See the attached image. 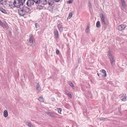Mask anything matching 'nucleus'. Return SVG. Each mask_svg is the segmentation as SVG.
<instances>
[{
	"label": "nucleus",
	"instance_id": "nucleus-1",
	"mask_svg": "<svg viewBox=\"0 0 127 127\" xmlns=\"http://www.w3.org/2000/svg\"><path fill=\"white\" fill-rule=\"evenodd\" d=\"M20 1L19 0H14L13 3L14 7L19 8L21 7H22L23 5L21 4Z\"/></svg>",
	"mask_w": 127,
	"mask_h": 127
},
{
	"label": "nucleus",
	"instance_id": "nucleus-2",
	"mask_svg": "<svg viewBox=\"0 0 127 127\" xmlns=\"http://www.w3.org/2000/svg\"><path fill=\"white\" fill-rule=\"evenodd\" d=\"M101 18V20L102 22V23L104 26L105 27L107 25V24L105 21V17L102 13H101L99 15Z\"/></svg>",
	"mask_w": 127,
	"mask_h": 127
},
{
	"label": "nucleus",
	"instance_id": "nucleus-3",
	"mask_svg": "<svg viewBox=\"0 0 127 127\" xmlns=\"http://www.w3.org/2000/svg\"><path fill=\"white\" fill-rule=\"evenodd\" d=\"M19 8V9H18V12L19 15L21 16H24L26 14V13L22 7H21Z\"/></svg>",
	"mask_w": 127,
	"mask_h": 127
},
{
	"label": "nucleus",
	"instance_id": "nucleus-4",
	"mask_svg": "<svg viewBox=\"0 0 127 127\" xmlns=\"http://www.w3.org/2000/svg\"><path fill=\"white\" fill-rule=\"evenodd\" d=\"M110 60V62L112 66H114L115 64V60L114 59L113 57H112L108 58Z\"/></svg>",
	"mask_w": 127,
	"mask_h": 127
},
{
	"label": "nucleus",
	"instance_id": "nucleus-5",
	"mask_svg": "<svg viewBox=\"0 0 127 127\" xmlns=\"http://www.w3.org/2000/svg\"><path fill=\"white\" fill-rule=\"evenodd\" d=\"M126 27V25L125 24L119 25L117 29L119 30L122 31L124 30Z\"/></svg>",
	"mask_w": 127,
	"mask_h": 127
},
{
	"label": "nucleus",
	"instance_id": "nucleus-6",
	"mask_svg": "<svg viewBox=\"0 0 127 127\" xmlns=\"http://www.w3.org/2000/svg\"><path fill=\"white\" fill-rule=\"evenodd\" d=\"M29 41L30 43L32 44V45L33 43L34 39L32 34H30L29 36Z\"/></svg>",
	"mask_w": 127,
	"mask_h": 127
},
{
	"label": "nucleus",
	"instance_id": "nucleus-7",
	"mask_svg": "<svg viewBox=\"0 0 127 127\" xmlns=\"http://www.w3.org/2000/svg\"><path fill=\"white\" fill-rule=\"evenodd\" d=\"M34 3L33 0H28L26 2V4L28 6H30L33 5Z\"/></svg>",
	"mask_w": 127,
	"mask_h": 127
},
{
	"label": "nucleus",
	"instance_id": "nucleus-8",
	"mask_svg": "<svg viewBox=\"0 0 127 127\" xmlns=\"http://www.w3.org/2000/svg\"><path fill=\"white\" fill-rule=\"evenodd\" d=\"M57 27L59 29V31L60 32H63V27L62 25L60 24H58L57 25Z\"/></svg>",
	"mask_w": 127,
	"mask_h": 127
},
{
	"label": "nucleus",
	"instance_id": "nucleus-9",
	"mask_svg": "<svg viewBox=\"0 0 127 127\" xmlns=\"http://www.w3.org/2000/svg\"><path fill=\"white\" fill-rule=\"evenodd\" d=\"M22 7L24 9V10L25 11L26 14L29 12V10L28 7H25L24 5H23Z\"/></svg>",
	"mask_w": 127,
	"mask_h": 127
},
{
	"label": "nucleus",
	"instance_id": "nucleus-10",
	"mask_svg": "<svg viewBox=\"0 0 127 127\" xmlns=\"http://www.w3.org/2000/svg\"><path fill=\"white\" fill-rule=\"evenodd\" d=\"M54 34L56 37L57 38H59V34L58 31L56 29H55L54 32Z\"/></svg>",
	"mask_w": 127,
	"mask_h": 127
},
{
	"label": "nucleus",
	"instance_id": "nucleus-11",
	"mask_svg": "<svg viewBox=\"0 0 127 127\" xmlns=\"http://www.w3.org/2000/svg\"><path fill=\"white\" fill-rule=\"evenodd\" d=\"M46 113L47 114H48L51 117H55V114L53 113L49 112L48 111H47L46 112Z\"/></svg>",
	"mask_w": 127,
	"mask_h": 127
},
{
	"label": "nucleus",
	"instance_id": "nucleus-12",
	"mask_svg": "<svg viewBox=\"0 0 127 127\" xmlns=\"http://www.w3.org/2000/svg\"><path fill=\"white\" fill-rule=\"evenodd\" d=\"M121 100L124 101L126 100L127 98V96H126V94H124L123 95V96H122L121 97Z\"/></svg>",
	"mask_w": 127,
	"mask_h": 127
},
{
	"label": "nucleus",
	"instance_id": "nucleus-13",
	"mask_svg": "<svg viewBox=\"0 0 127 127\" xmlns=\"http://www.w3.org/2000/svg\"><path fill=\"white\" fill-rule=\"evenodd\" d=\"M102 72L104 74H103L102 75V77L105 78L107 76V74L106 70L104 69H102Z\"/></svg>",
	"mask_w": 127,
	"mask_h": 127
},
{
	"label": "nucleus",
	"instance_id": "nucleus-14",
	"mask_svg": "<svg viewBox=\"0 0 127 127\" xmlns=\"http://www.w3.org/2000/svg\"><path fill=\"white\" fill-rule=\"evenodd\" d=\"M8 115V112L7 110H5L3 112V116L4 117H7Z\"/></svg>",
	"mask_w": 127,
	"mask_h": 127
},
{
	"label": "nucleus",
	"instance_id": "nucleus-15",
	"mask_svg": "<svg viewBox=\"0 0 127 127\" xmlns=\"http://www.w3.org/2000/svg\"><path fill=\"white\" fill-rule=\"evenodd\" d=\"M65 93L66 95H67L70 98H72V95L71 94H70V93L69 92H68V91H66L65 92Z\"/></svg>",
	"mask_w": 127,
	"mask_h": 127
},
{
	"label": "nucleus",
	"instance_id": "nucleus-16",
	"mask_svg": "<svg viewBox=\"0 0 127 127\" xmlns=\"http://www.w3.org/2000/svg\"><path fill=\"white\" fill-rule=\"evenodd\" d=\"M0 11L4 14H6V12L5 10L2 7H0Z\"/></svg>",
	"mask_w": 127,
	"mask_h": 127
},
{
	"label": "nucleus",
	"instance_id": "nucleus-17",
	"mask_svg": "<svg viewBox=\"0 0 127 127\" xmlns=\"http://www.w3.org/2000/svg\"><path fill=\"white\" fill-rule=\"evenodd\" d=\"M108 58H110L113 57L112 54L111 53V51L110 50L108 51Z\"/></svg>",
	"mask_w": 127,
	"mask_h": 127
},
{
	"label": "nucleus",
	"instance_id": "nucleus-18",
	"mask_svg": "<svg viewBox=\"0 0 127 127\" xmlns=\"http://www.w3.org/2000/svg\"><path fill=\"white\" fill-rule=\"evenodd\" d=\"M36 88L37 90L39 91L40 89V88L39 84L37 83L36 84Z\"/></svg>",
	"mask_w": 127,
	"mask_h": 127
},
{
	"label": "nucleus",
	"instance_id": "nucleus-19",
	"mask_svg": "<svg viewBox=\"0 0 127 127\" xmlns=\"http://www.w3.org/2000/svg\"><path fill=\"white\" fill-rule=\"evenodd\" d=\"M27 125L30 127H34V126L30 122H27Z\"/></svg>",
	"mask_w": 127,
	"mask_h": 127
},
{
	"label": "nucleus",
	"instance_id": "nucleus-20",
	"mask_svg": "<svg viewBox=\"0 0 127 127\" xmlns=\"http://www.w3.org/2000/svg\"><path fill=\"white\" fill-rule=\"evenodd\" d=\"M96 26L97 28H99L100 26V23L99 21L97 22L96 23Z\"/></svg>",
	"mask_w": 127,
	"mask_h": 127
},
{
	"label": "nucleus",
	"instance_id": "nucleus-21",
	"mask_svg": "<svg viewBox=\"0 0 127 127\" xmlns=\"http://www.w3.org/2000/svg\"><path fill=\"white\" fill-rule=\"evenodd\" d=\"M73 15V12L72 11H71L70 12L69 14L68 18V19H70V18Z\"/></svg>",
	"mask_w": 127,
	"mask_h": 127
},
{
	"label": "nucleus",
	"instance_id": "nucleus-22",
	"mask_svg": "<svg viewBox=\"0 0 127 127\" xmlns=\"http://www.w3.org/2000/svg\"><path fill=\"white\" fill-rule=\"evenodd\" d=\"M99 120H105V121H107V120H108V118H105L103 117H101L100 118H99Z\"/></svg>",
	"mask_w": 127,
	"mask_h": 127
},
{
	"label": "nucleus",
	"instance_id": "nucleus-23",
	"mask_svg": "<svg viewBox=\"0 0 127 127\" xmlns=\"http://www.w3.org/2000/svg\"><path fill=\"white\" fill-rule=\"evenodd\" d=\"M38 99L41 102H44V100L43 98L42 97H40Z\"/></svg>",
	"mask_w": 127,
	"mask_h": 127
},
{
	"label": "nucleus",
	"instance_id": "nucleus-24",
	"mask_svg": "<svg viewBox=\"0 0 127 127\" xmlns=\"http://www.w3.org/2000/svg\"><path fill=\"white\" fill-rule=\"evenodd\" d=\"M33 2H35L36 3H39L41 2L40 0H33Z\"/></svg>",
	"mask_w": 127,
	"mask_h": 127
},
{
	"label": "nucleus",
	"instance_id": "nucleus-25",
	"mask_svg": "<svg viewBox=\"0 0 127 127\" xmlns=\"http://www.w3.org/2000/svg\"><path fill=\"white\" fill-rule=\"evenodd\" d=\"M68 83L70 85V86H71L72 87H74L73 84L71 82H68Z\"/></svg>",
	"mask_w": 127,
	"mask_h": 127
},
{
	"label": "nucleus",
	"instance_id": "nucleus-26",
	"mask_svg": "<svg viewBox=\"0 0 127 127\" xmlns=\"http://www.w3.org/2000/svg\"><path fill=\"white\" fill-rule=\"evenodd\" d=\"M122 3V6L123 8H124L126 6V4L125 2H124Z\"/></svg>",
	"mask_w": 127,
	"mask_h": 127
},
{
	"label": "nucleus",
	"instance_id": "nucleus-27",
	"mask_svg": "<svg viewBox=\"0 0 127 127\" xmlns=\"http://www.w3.org/2000/svg\"><path fill=\"white\" fill-rule=\"evenodd\" d=\"M57 110L58 111V112L59 113H60L61 114V112L62 111V109L61 108H57Z\"/></svg>",
	"mask_w": 127,
	"mask_h": 127
},
{
	"label": "nucleus",
	"instance_id": "nucleus-28",
	"mask_svg": "<svg viewBox=\"0 0 127 127\" xmlns=\"http://www.w3.org/2000/svg\"><path fill=\"white\" fill-rule=\"evenodd\" d=\"M89 25H87V28L86 29V32L87 33H88L89 31Z\"/></svg>",
	"mask_w": 127,
	"mask_h": 127
},
{
	"label": "nucleus",
	"instance_id": "nucleus-29",
	"mask_svg": "<svg viewBox=\"0 0 127 127\" xmlns=\"http://www.w3.org/2000/svg\"><path fill=\"white\" fill-rule=\"evenodd\" d=\"M19 0L20 1V2H21V4L23 5L24 3V2L25 0Z\"/></svg>",
	"mask_w": 127,
	"mask_h": 127
},
{
	"label": "nucleus",
	"instance_id": "nucleus-30",
	"mask_svg": "<svg viewBox=\"0 0 127 127\" xmlns=\"http://www.w3.org/2000/svg\"><path fill=\"white\" fill-rule=\"evenodd\" d=\"M54 3V1H50V2H49V5L52 6L53 5Z\"/></svg>",
	"mask_w": 127,
	"mask_h": 127
},
{
	"label": "nucleus",
	"instance_id": "nucleus-31",
	"mask_svg": "<svg viewBox=\"0 0 127 127\" xmlns=\"http://www.w3.org/2000/svg\"><path fill=\"white\" fill-rule=\"evenodd\" d=\"M88 5V6L90 8H92V6L90 1H89V2Z\"/></svg>",
	"mask_w": 127,
	"mask_h": 127
},
{
	"label": "nucleus",
	"instance_id": "nucleus-32",
	"mask_svg": "<svg viewBox=\"0 0 127 127\" xmlns=\"http://www.w3.org/2000/svg\"><path fill=\"white\" fill-rule=\"evenodd\" d=\"M56 53L57 54L59 55L60 53V51L58 49H56Z\"/></svg>",
	"mask_w": 127,
	"mask_h": 127
},
{
	"label": "nucleus",
	"instance_id": "nucleus-33",
	"mask_svg": "<svg viewBox=\"0 0 127 127\" xmlns=\"http://www.w3.org/2000/svg\"><path fill=\"white\" fill-rule=\"evenodd\" d=\"M67 3L68 4L71 3H72V0H70L67 1Z\"/></svg>",
	"mask_w": 127,
	"mask_h": 127
},
{
	"label": "nucleus",
	"instance_id": "nucleus-34",
	"mask_svg": "<svg viewBox=\"0 0 127 127\" xmlns=\"http://www.w3.org/2000/svg\"><path fill=\"white\" fill-rule=\"evenodd\" d=\"M9 6L10 7V8H14V6L13 4L12 5H9Z\"/></svg>",
	"mask_w": 127,
	"mask_h": 127
},
{
	"label": "nucleus",
	"instance_id": "nucleus-35",
	"mask_svg": "<svg viewBox=\"0 0 127 127\" xmlns=\"http://www.w3.org/2000/svg\"><path fill=\"white\" fill-rule=\"evenodd\" d=\"M0 25L1 26H3L2 22L0 20Z\"/></svg>",
	"mask_w": 127,
	"mask_h": 127
},
{
	"label": "nucleus",
	"instance_id": "nucleus-36",
	"mask_svg": "<svg viewBox=\"0 0 127 127\" xmlns=\"http://www.w3.org/2000/svg\"><path fill=\"white\" fill-rule=\"evenodd\" d=\"M35 27H36V28L37 29L38 28V24L37 23H35Z\"/></svg>",
	"mask_w": 127,
	"mask_h": 127
},
{
	"label": "nucleus",
	"instance_id": "nucleus-37",
	"mask_svg": "<svg viewBox=\"0 0 127 127\" xmlns=\"http://www.w3.org/2000/svg\"><path fill=\"white\" fill-rule=\"evenodd\" d=\"M47 3V0H45L44 1V4H46Z\"/></svg>",
	"mask_w": 127,
	"mask_h": 127
},
{
	"label": "nucleus",
	"instance_id": "nucleus-38",
	"mask_svg": "<svg viewBox=\"0 0 127 127\" xmlns=\"http://www.w3.org/2000/svg\"><path fill=\"white\" fill-rule=\"evenodd\" d=\"M3 1V0H0V3H0V4H1V5L3 4V3H1V2L2 1Z\"/></svg>",
	"mask_w": 127,
	"mask_h": 127
},
{
	"label": "nucleus",
	"instance_id": "nucleus-39",
	"mask_svg": "<svg viewBox=\"0 0 127 127\" xmlns=\"http://www.w3.org/2000/svg\"><path fill=\"white\" fill-rule=\"evenodd\" d=\"M54 1L56 2H59L60 0H54Z\"/></svg>",
	"mask_w": 127,
	"mask_h": 127
},
{
	"label": "nucleus",
	"instance_id": "nucleus-40",
	"mask_svg": "<svg viewBox=\"0 0 127 127\" xmlns=\"http://www.w3.org/2000/svg\"><path fill=\"white\" fill-rule=\"evenodd\" d=\"M121 1L122 3H123L124 2H125L124 0H121Z\"/></svg>",
	"mask_w": 127,
	"mask_h": 127
},
{
	"label": "nucleus",
	"instance_id": "nucleus-41",
	"mask_svg": "<svg viewBox=\"0 0 127 127\" xmlns=\"http://www.w3.org/2000/svg\"><path fill=\"white\" fill-rule=\"evenodd\" d=\"M97 75L99 77H100V76H100V75H99V74L98 73H97Z\"/></svg>",
	"mask_w": 127,
	"mask_h": 127
},
{
	"label": "nucleus",
	"instance_id": "nucleus-42",
	"mask_svg": "<svg viewBox=\"0 0 127 127\" xmlns=\"http://www.w3.org/2000/svg\"><path fill=\"white\" fill-rule=\"evenodd\" d=\"M79 61H80L79 60H79H78V63H79Z\"/></svg>",
	"mask_w": 127,
	"mask_h": 127
},
{
	"label": "nucleus",
	"instance_id": "nucleus-43",
	"mask_svg": "<svg viewBox=\"0 0 127 127\" xmlns=\"http://www.w3.org/2000/svg\"><path fill=\"white\" fill-rule=\"evenodd\" d=\"M5 23L6 24V25L7 24V23Z\"/></svg>",
	"mask_w": 127,
	"mask_h": 127
}]
</instances>
